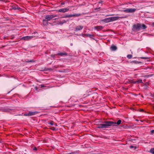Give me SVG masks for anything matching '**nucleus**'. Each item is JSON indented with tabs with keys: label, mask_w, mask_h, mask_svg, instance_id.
Masks as SVG:
<instances>
[{
	"label": "nucleus",
	"mask_w": 154,
	"mask_h": 154,
	"mask_svg": "<svg viewBox=\"0 0 154 154\" xmlns=\"http://www.w3.org/2000/svg\"><path fill=\"white\" fill-rule=\"evenodd\" d=\"M136 10L135 8H127L123 10L122 11L126 13H132L134 12Z\"/></svg>",
	"instance_id": "obj_3"
},
{
	"label": "nucleus",
	"mask_w": 154,
	"mask_h": 154,
	"mask_svg": "<svg viewBox=\"0 0 154 154\" xmlns=\"http://www.w3.org/2000/svg\"><path fill=\"white\" fill-rule=\"evenodd\" d=\"M8 0H0L1 1L6 2Z\"/></svg>",
	"instance_id": "obj_32"
},
{
	"label": "nucleus",
	"mask_w": 154,
	"mask_h": 154,
	"mask_svg": "<svg viewBox=\"0 0 154 154\" xmlns=\"http://www.w3.org/2000/svg\"><path fill=\"white\" fill-rule=\"evenodd\" d=\"M12 9L14 10L19 11L21 9L17 5H13L12 7Z\"/></svg>",
	"instance_id": "obj_11"
},
{
	"label": "nucleus",
	"mask_w": 154,
	"mask_h": 154,
	"mask_svg": "<svg viewBox=\"0 0 154 154\" xmlns=\"http://www.w3.org/2000/svg\"><path fill=\"white\" fill-rule=\"evenodd\" d=\"M81 14H70L69 15H66L64 17H63V18H68L72 17H78L80 16Z\"/></svg>",
	"instance_id": "obj_5"
},
{
	"label": "nucleus",
	"mask_w": 154,
	"mask_h": 154,
	"mask_svg": "<svg viewBox=\"0 0 154 154\" xmlns=\"http://www.w3.org/2000/svg\"><path fill=\"white\" fill-rule=\"evenodd\" d=\"M38 113V112L37 111H29L28 113L24 114V115L25 116H31L36 114Z\"/></svg>",
	"instance_id": "obj_6"
},
{
	"label": "nucleus",
	"mask_w": 154,
	"mask_h": 154,
	"mask_svg": "<svg viewBox=\"0 0 154 154\" xmlns=\"http://www.w3.org/2000/svg\"><path fill=\"white\" fill-rule=\"evenodd\" d=\"M26 62L27 63H29V62H34V61L33 60H26Z\"/></svg>",
	"instance_id": "obj_19"
},
{
	"label": "nucleus",
	"mask_w": 154,
	"mask_h": 154,
	"mask_svg": "<svg viewBox=\"0 0 154 154\" xmlns=\"http://www.w3.org/2000/svg\"><path fill=\"white\" fill-rule=\"evenodd\" d=\"M122 122V121L121 120H118L117 122H113L112 121H105L102 124H100L98 125L97 126V128H108L110 126H117L116 124L118 125H120Z\"/></svg>",
	"instance_id": "obj_1"
},
{
	"label": "nucleus",
	"mask_w": 154,
	"mask_h": 154,
	"mask_svg": "<svg viewBox=\"0 0 154 154\" xmlns=\"http://www.w3.org/2000/svg\"><path fill=\"white\" fill-rule=\"evenodd\" d=\"M56 55H59L60 56H66L67 55V54L65 52L63 53H59Z\"/></svg>",
	"instance_id": "obj_13"
},
{
	"label": "nucleus",
	"mask_w": 154,
	"mask_h": 154,
	"mask_svg": "<svg viewBox=\"0 0 154 154\" xmlns=\"http://www.w3.org/2000/svg\"><path fill=\"white\" fill-rule=\"evenodd\" d=\"M102 21L106 23H108L111 21L110 17L106 18L103 19L102 20Z\"/></svg>",
	"instance_id": "obj_10"
},
{
	"label": "nucleus",
	"mask_w": 154,
	"mask_h": 154,
	"mask_svg": "<svg viewBox=\"0 0 154 154\" xmlns=\"http://www.w3.org/2000/svg\"><path fill=\"white\" fill-rule=\"evenodd\" d=\"M43 24L44 26H47L48 25V21H45L44 19L43 21Z\"/></svg>",
	"instance_id": "obj_18"
},
{
	"label": "nucleus",
	"mask_w": 154,
	"mask_h": 154,
	"mask_svg": "<svg viewBox=\"0 0 154 154\" xmlns=\"http://www.w3.org/2000/svg\"><path fill=\"white\" fill-rule=\"evenodd\" d=\"M141 58L143 59H148V57H141Z\"/></svg>",
	"instance_id": "obj_29"
},
{
	"label": "nucleus",
	"mask_w": 154,
	"mask_h": 154,
	"mask_svg": "<svg viewBox=\"0 0 154 154\" xmlns=\"http://www.w3.org/2000/svg\"><path fill=\"white\" fill-rule=\"evenodd\" d=\"M140 122H142V121H141V120H140Z\"/></svg>",
	"instance_id": "obj_42"
},
{
	"label": "nucleus",
	"mask_w": 154,
	"mask_h": 154,
	"mask_svg": "<svg viewBox=\"0 0 154 154\" xmlns=\"http://www.w3.org/2000/svg\"><path fill=\"white\" fill-rule=\"evenodd\" d=\"M67 154H79V153L77 152H73L68 153Z\"/></svg>",
	"instance_id": "obj_22"
},
{
	"label": "nucleus",
	"mask_w": 154,
	"mask_h": 154,
	"mask_svg": "<svg viewBox=\"0 0 154 154\" xmlns=\"http://www.w3.org/2000/svg\"><path fill=\"white\" fill-rule=\"evenodd\" d=\"M133 147V146H130V148H132Z\"/></svg>",
	"instance_id": "obj_36"
},
{
	"label": "nucleus",
	"mask_w": 154,
	"mask_h": 154,
	"mask_svg": "<svg viewBox=\"0 0 154 154\" xmlns=\"http://www.w3.org/2000/svg\"><path fill=\"white\" fill-rule=\"evenodd\" d=\"M33 149L34 150H37V148L36 147H34L33 148Z\"/></svg>",
	"instance_id": "obj_27"
},
{
	"label": "nucleus",
	"mask_w": 154,
	"mask_h": 154,
	"mask_svg": "<svg viewBox=\"0 0 154 154\" xmlns=\"http://www.w3.org/2000/svg\"><path fill=\"white\" fill-rule=\"evenodd\" d=\"M132 55L128 54L127 55V57L128 58L130 59L132 58Z\"/></svg>",
	"instance_id": "obj_20"
},
{
	"label": "nucleus",
	"mask_w": 154,
	"mask_h": 154,
	"mask_svg": "<svg viewBox=\"0 0 154 154\" xmlns=\"http://www.w3.org/2000/svg\"><path fill=\"white\" fill-rule=\"evenodd\" d=\"M34 37L33 36H27L22 37L21 39H23L26 41H28Z\"/></svg>",
	"instance_id": "obj_8"
},
{
	"label": "nucleus",
	"mask_w": 154,
	"mask_h": 154,
	"mask_svg": "<svg viewBox=\"0 0 154 154\" xmlns=\"http://www.w3.org/2000/svg\"><path fill=\"white\" fill-rule=\"evenodd\" d=\"M69 9L68 8H63L60 9L57 11L58 12H61L62 13H64L66 12H67L69 11Z\"/></svg>",
	"instance_id": "obj_9"
},
{
	"label": "nucleus",
	"mask_w": 154,
	"mask_h": 154,
	"mask_svg": "<svg viewBox=\"0 0 154 154\" xmlns=\"http://www.w3.org/2000/svg\"><path fill=\"white\" fill-rule=\"evenodd\" d=\"M5 110V112L7 111L6 110Z\"/></svg>",
	"instance_id": "obj_41"
},
{
	"label": "nucleus",
	"mask_w": 154,
	"mask_h": 154,
	"mask_svg": "<svg viewBox=\"0 0 154 154\" xmlns=\"http://www.w3.org/2000/svg\"><path fill=\"white\" fill-rule=\"evenodd\" d=\"M146 26L144 24L141 25L140 24V30H143L146 29Z\"/></svg>",
	"instance_id": "obj_16"
},
{
	"label": "nucleus",
	"mask_w": 154,
	"mask_h": 154,
	"mask_svg": "<svg viewBox=\"0 0 154 154\" xmlns=\"http://www.w3.org/2000/svg\"><path fill=\"white\" fill-rule=\"evenodd\" d=\"M57 16V15H47L45 16V20L48 22Z\"/></svg>",
	"instance_id": "obj_2"
},
{
	"label": "nucleus",
	"mask_w": 154,
	"mask_h": 154,
	"mask_svg": "<svg viewBox=\"0 0 154 154\" xmlns=\"http://www.w3.org/2000/svg\"><path fill=\"white\" fill-rule=\"evenodd\" d=\"M124 18V17H123L119 16L112 17H110L111 22L117 20L120 18L121 19Z\"/></svg>",
	"instance_id": "obj_7"
},
{
	"label": "nucleus",
	"mask_w": 154,
	"mask_h": 154,
	"mask_svg": "<svg viewBox=\"0 0 154 154\" xmlns=\"http://www.w3.org/2000/svg\"><path fill=\"white\" fill-rule=\"evenodd\" d=\"M92 36V35L90 34H87V36H88L89 37H91V36Z\"/></svg>",
	"instance_id": "obj_28"
},
{
	"label": "nucleus",
	"mask_w": 154,
	"mask_h": 154,
	"mask_svg": "<svg viewBox=\"0 0 154 154\" xmlns=\"http://www.w3.org/2000/svg\"><path fill=\"white\" fill-rule=\"evenodd\" d=\"M150 152L152 154H154V148L151 149L150 150Z\"/></svg>",
	"instance_id": "obj_21"
},
{
	"label": "nucleus",
	"mask_w": 154,
	"mask_h": 154,
	"mask_svg": "<svg viewBox=\"0 0 154 154\" xmlns=\"http://www.w3.org/2000/svg\"><path fill=\"white\" fill-rule=\"evenodd\" d=\"M58 24L60 25H62L63 24V22H62V21H61L59 22Z\"/></svg>",
	"instance_id": "obj_26"
},
{
	"label": "nucleus",
	"mask_w": 154,
	"mask_h": 154,
	"mask_svg": "<svg viewBox=\"0 0 154 154\" xmlns=\"http://www.w3.org/2000/svg\"><path fill=\"white\" fill-rule=\"evenodd\" d=\"M131 54H133V52H131Z\"/></svg>",
	"instance_id": "obj_40"
},
{
	"label": "nucleus",
	"mask_w": 154,
	"mask_h": 154,
	"mask_svg": "<svg viewBox=\"0 0 154 154\" xmlns=\"http://www.w3.org/2000/svg\"><path fill=\"white\" fill-rule=\"evenodd\" d=\"M117 47L116 46L113 45H112L110 47V49L112 51H115L117 49Z\"/></svg>",
	"instance_id": "obj_15"
},
{
	"label": "nucleus",
	"mask_w": 154,
	"mask_h": 154,
	"mask_svg": "<svg viewBox=\"0 0 154 154\" xmlns=\"http://www.w3.org/2000/svg\"><path fill=\"white\" fill-rule=\"evenodd\" d=\"M151 132L152 134H153L154 133V130H152Z\"/></svg>",
	"instance_id": "obj_31"
},
{
	"label": "nucleus",
	"mask_w": 154,
	"mask_h": 154,
	"mask_svg": "<svg viewBox=\"0 0 154 154\" xmlns=\"http://www.w3.org/2000/svg\"><path fill=\"white\" fill-rule=\"evenodd\" d=\"M55 55H51V56L52 57H54Z\"/></svg>",
	"instance_id": "obj_35"
},
{
	"label": "nucleus",
	"mask_w": 154,
	"mask_h": 154,
	"mask_svg": "<svg viewBox=\"0 0 154 154\" xmlns=\"http://www.w3.org/2000/svg\"><path fill=\"white\" fill-rule=\"evenodd\" d=\"M59 72H65V70H59Z\"/></svg>",
	"instance_id": "obj_25"
},
{
	"label": "nucleus",
	"mask_w": 154,
	"mask_h": 154,
	"mask_svg": "<svg viewBox=\"0 0 154 154\" xmlns=\"http://www.w3.org/2000/svg\"><path fill=\"white\" fill-rule=\"evenodd\" d=\"M136 120V121H139V120H138V119H136V120Z\"/></svg>",
	"instance_id": "obj_38"
},
{
	"label": "nucleus",
	"mask_w": 154,
	"mask_h": 154,
	"mask_svg": "<svg viewBox=\"0 0 154 154\" xmlns=\"http://www.w3.org/2000/svg\"><path fill=\"white\" fill-rule=\"evenodd\" d=\"M64 4L65 3H64V2H62V3H61V5H64Z\"/></svg>",
	"instance_id": "obj_33"
},
{
	"label": "nucleus",
	"mask_w": 154,
	"mask_h": 154,
	"mask_svg": "<svg viewBox=\"0 0 154 154\" xmlns=\"http://www.w3.org/2000/svg\"><path fill=\"white\" fill-rule=\"evenodd\" d=\"M49 124L51 125H53L54 124V122L53 121H51L50 123H48Z\"/></svg>",
	"instance_id": "obj_23"
},
{
	"label": "nucleus",
	"mask_w": 154,
	"mask_h": 154,
	"mask_svg": "<svg viewBox=\"0 0 154 154\" xmlns=\"http://www.w3.org/2000/svg\"><path fill=\"white\" fill-rule=\"evenodd\" d=\"M140 111H143V109H141V110H140Z\"/></svg>",
	"instance_id": "obj_37"
},
{
	"label": "nucleus",
	"mask_w": 154,
	"mask_h": 154,
	"mask_svg": "<svg viewBox=\"0 0 154 154\" xmlns=\"http://www.w3.org/2000/svg\"><path fill=\"white\" fill-rule=\"evenodd\" d=\"M35 88L36 89V90H37V89H38V88H36H36Z\"/></svg>",
	"instance_id": "obj_39"
},
{
	"label": "nucleus",
	"mask_w": 154,
	"mask_h": 154,
	"mask_svg": "<svg viewBox=\"0 0 154 154\" xmlns=\"http://www.w3.org/2000/svg\"><path fill=\"white\" fill-rule=\"evenodd\" d=\"M41 88L43 87H44V86L43 85H41Z\"/></svg>",
	"instance_id": "obj_34"
},
{
	"label": "nucleus",
	"mask_w": 154,
	"mask_h": 154,
	"mask_svg": "<svg viewBox=\"0 0 154 154\" xmlns=\"http://www.w3.org/2000/svg\"><path fill=\"white\" fill-rule=\"evenodd\" d=\"M83 27L82 26H76L75 27V31H79L80 30H81L83 28Z\"/></svg>",
	"instance_id": "obj_12"
},
{
	"label": "nucleus",
	"mask_w": 154,
	"mask_h": 154,
	"mask_svg": "<svg viewBox=\"0 0 154 154\" xmlns=\"http://www.w3.org/2000/svg\"><path fill=\"white\" fill-rule=\"evenodd\" d=\"M153 25L154 26V23H153Z\"/></svg>",
	"instance_id": "obj_43"
},
{
	"label": "nucleus",
	"mask_w": 154,
	"mask_h": 154,
	"mask_svg": "<svg viewBox=\"0 0 154 154\" xmlns=\"http://www.w3.org/2000/svg\"><path fill=\"white\" fill-rule=\"evenodd\" d=\"M143 83L142 80L140 79H139L138 80L134 82V83H137V84H139L140 83Z\"/></svg>",
	"instance_id": "obj_17"
},
{
	"label": "nucleus",
	"mask_w": 154,
	"mask_h": 154,
	"mask_svg": "<svg viewBox=\"0 0 154 154\" xmlns=\"http://www.w3.org/2000/svg\"><path fill=\"white\" fill-rule=\"evenodd\" d=\"M103 27L101 26H97L95 27L94 28L97 30H99L102 29Z\"/></svg>",
	"instance_id": "obj_14"
},
{
	"label": "nucleus",
	"mask_w": 154,
	"mask_h": 154,
	"mask_svg": "<svg viewBox=\"0 0 154 154\" xmlns=\"http://www.w3.org/2000/svg\"><path fill=\"white\" fill-rule=\"evenodd\" d=\"M67 21H68L64 20L62 21V22L63 23V24L64 23H66Z\"/></svg>",
	"instance_id": "obj_24"
},
{
	"label": "nucleus",
	"mask_w": 154,
	"mask_h": 154,
	"mask_svg": "<svg viewBox=\"0 0 154 154\" xmlns=\"http://www.w3.org/2000/svg\"><path fill=\"white\" fill-rule=\"evenodd\" d=\"M133 29L134 31H139L140 30V24L138 23L133 26Z\"/></svg>",
	"instance_id": "obj_4"
},
{
	"label": "nucleus",
	"mask_w": 154,
	"mask_h": 154,
	"mask_svg": "<svg viewBox=\"0 0 154 154\" xmlns=\"http://www.w3.org/2000/svg\"><path fill=\"white\" fill-rule=\"evenodd\" d=\"M87 34H83L82 35L84 37L87 36Z\"/></svg>",
	"instance_id": "obj_30"
}]
</instances>
